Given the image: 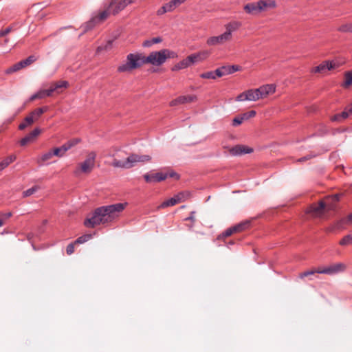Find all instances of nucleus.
Wrapping results in <instances>:
<instances>
[{"label":"nucleus","mask_w":352,"mask_h":352,"mask_svg":"<svg viewBox=\"0 0 352 352\" xmlns=\"http://www.w3.org/2000/svg\"><path fill=\"white\" fill-rule=\"evenodd\" d=\"M126 204V203H118L98 208L91 217L85 219L84 224L87 228H94L101 223L111 222L118 217L119 214L124 210Z\"/></svg>","instance_id":"1"},{"label":"nucleus","mask_w":352,"mask_h":352,"mask_svg":"<svg viewBox=\"0 0 352 352\" xmlns=\"http://www.w3.org/2000/svg\"><path fill=\"white\" fill-rule=\"evenodd\" d=\"M241 26V23L237 21H232L224 25L226 31L220 35L209 37L206 41L208 46L222 45L229 43L232 39V34L237 31Z\"/></svg>","instance_id":"2"},{"label":"nucleus","mask_w":352,"mask_h":352,"mask_svg":"<svg viewBox=\"0 0 352 352\" xmlns=\"http://www.w3.org/2000/svg\"><path fill=\"white\" fill-rule=\"evenodd\" d=\"M151 160V157L148 155H137L131 154L125 160L114 159L112 162V166L125 169L133 167L138 162H148Z\"/></svg>","instance_id":"3"},{"label":"nucleus","mask_w":352,"mask_h":352,"mask_svg":"<svg viewBox=\"0 0 352 352\" xmlns=\"http://www.w3.org/2000/svg\"><path fill=\"white\" fill-rule=\"evenodd\" d=\"M145 64L144 56L142 54H129L125 63L120 65L118 71L120 72H131Z\"/></svg>","instance_id":"4"},{"label":"nucleus","mask_w":352,"mask_h":352,"mask_svg":"<svg viewBox=\"0 0 352 352\" xmlns=\"http://www.w3.org/2000/svg\"><path fill=\"white\" fill-rule=\"evenodd\" d=\"M176 54L167 49L162 50L158 52H151L148 56H144L145 64L150 63L153 65L159 66L162 65L166 59L176 57Z\"/></svg>","instance_id":"5"},{"label":"nucleus","mask_w":352,"mask_h":352,"mask_svg":"<svg viewBox=\"0 0 352 352\" xmlns=\"http://www.w3.org/2000/svg\"><path fill=\"white\" fill-rule=\"evenodd\" d=\"M96 153L94 151L89 153L85 161L79 163L74 170V174L79 175L80 174H89L95 166Z\"/></svg>","instance_id":"6"},{"label":"nucleus","mask_w":352,"mask_h":352,"mask_svg":"<svg viewBox=\"0 0 352 352\" xmlns=\"http://www.w3.org/2000/svg\"><path fill=\"white\" fill-rule=\"evenodd\" d=\"M168 177H173L177 179H179V175L173 170H168L166 172H160L157 173L152 174H145L144 175V178L145 181L148 183L155 182H162L165 180Z\"/></svg>","instance_id":"7"},{"label":"nucleus","mask_w":352,"mask_h":352,"mask_svg":"<svg viewBox=\"0 0 352 352\" xmlns=\"http://www.w3.org/2000/svg\"><path fill=\"white\" fill-rule=\"evenodd\" d=\"M326 212V206L324 201H320L318 204H313L307 210V214L316 218H322Z\"/></svg>","instance_id":"8"},{"label":"nucleus","mask_w":352,"mask_h":352,"mask_svg":"<svg viewBox=\"0 0 352 352\" xmlns=\"http://www.w3.org/2000/svg\"><path fill=\"white\" fill-rule=\"evenodd\" d=\"M111 13H112V11L109 10L108 7L105 10L99 13L98 16L93 17L91 20L85 25V31L91 29L96 23L104 21Z\"/></svg>","instance_id":"9"},{"label":"nucleus","mask_w":352,"mask_h":352,"mask_svg":"<svg viewBox=\"0 0 352 352\" xmlns=\"http://www.w3.org/2000/svg\"><path fill=\"white\" fill-rule=\"evenodd\" d=\"M260 99L257 89H251L248 91H243L236 98V101L243 102L245 100L248 101H256Z\"/></svg>","instance_id":"10"},{"label":"nucleus","mask_w":352,"mask_h":352,"mask_svg":"<svg viewBox=\"0 0 352 352\" xmlns=\"http://www.w3.org/2000/svg\"><path fill=\"white\" fill-rule=\"evenodd\" d=\"M346 268V266L344 264L338 263L332 264L328 267H323V268H318V274H325L329 275H333L341 272H343Z\"/></svg>","instance_id":"11"},{"label":"nucleus","mask_w":352,"mask_h":352,"mask_svg":"<svg viewBox=\"0 0 352 352\" xmlns=\"http://www.w3.org/2000/svg\"><path fill=\"white\" fill-rule=\"evenodd\" d=\"M230 155L232 156H241L253 152V148L243 144H237L228 148Z\"/></svg>","instance_id":"12"},{"label":"nucleus","mask_w":352,"mask_h":352,"mask_svg":"<svg viewBox=\"0 0 352 352\" xmlns=\"http://www.w3.org/2000/svg\"><path fill=\"white\" fill-rule=\"evenodd\" d=\"M257 91L260 97V99L265 98L267 96L272 94L276 91V87L273 84H267L257 88Z\"/></svg>","instance_id":"13"},{"label":"nucleus","mask_w":352,"mask_h":352,"mask_svg":"<svg viewBox=\"0 0 352 352\" xmlns=\"http://www.w3.org/2000/svg\"><path fill=\"white\" fill-rule=\"evenodd\" d=\"M196 100L197 97L195 95L182 96L172 100L170 102V105L176 106L180 104L192 102H195Z\"/></svg>","instance_id":"14"},{"label":"nucleus","mask_w":352,"mask_h":352,"mask_svg":"<svg viewBox=\"0 0 352 352\" xmlns=\"http://www.w3.org/2000/svg\"><path fill=\"white\" fill-rule=\"evenodd\" d=\"M340 196V195L339 194H336L331 197H326L324 201L326 206V212L336 209V203L339 201Z\"/></svg>","instance_id":"15"},{"label":"nucleus","mask_w":352,"mask_h":352,"mask_svg":"<svg viewBox=\"0 0 352 352\" xmlns=\"http://www.w3.org/2000/svg\"><path fill=\"white\" fill-rule=\"evenodd\" d=\"M41 133V129L38 128L35 129L32 132H30L25 137L22 138L20 141L21 146H25L28 144L32 142L34 140L38 137V135Z\"/></svg>","instance_id":"16"},{"label":"nucleus","mask_w":352,"mask_h":352,"mask_svg":"<svg viewBox=\"0 0 352 352\" xmlns=\"http://www.w3.org/2000/svg\"><path fill=\"white\" fill-rule=\"evenodd\" d=\"M243 9L245 12L250 14H257L261 12L258 1L248 3L244 6Z\"/></svg>","instance_id":"17"},{"label":"nucleus","mask_w":352,"mask_h":352,"mask_svg":"<svg viewBox=\"0 0 352 352\" xmlns=\"http://www.w3.org/2000/svg\"><path fill=\"white\" fill-rule=\"evenodd\" d=\"M124 3H122L121 1L118 0H113L109 6V10L112 11L113 14H118L120 11L124 9Z\"/></svg>","instance_id":"18"},{"label":"nucleus","mask_w":352,"mask_h":352,"mask_svg":"<svg viewBox=\"0 0 352 352\" xmlns=\"http://www.w3.org/2000/svg\"><path fill=\"white\" fill-rule=\"evenodd\" d=\"M261 10L263 12L268 8H275L277 6L276 1L275 0H260L258 1Z\"/></svg>","instance_id":"19"},{"label":"nucleus","mask_w":352,"mask_h":352,"mask_svg":"<svg viewBox=\"0 0 352 352\" xmlns=\"http://www.w3.org/2000/svg\"><path fill=\"white\" fill-rule=\"evenodd\" d=\"M80 141L81 140L80 138L72 139V140H69L68 142H67L66 143H65L63 145H62V150H63V151H65V153H66L68 150H69L72 147L75 146L78 143H80Z\"/></svg>","instance_id":"20"},{"label":"nucleus","mask_w":352,"mask_h":352,"mask_svg":"<svg viewBox=\"0 0 352 352\" xmlns=\"http://www.w3.org/2000/svg\"><path fill=\"white\" fill-rule=\"evenodd\" d=\"M48 109L47 107H44L41 108H38L32 111L30 115L32 116V118L34 119V120L36 122L37 121L39 118L42 116L43 113L47 111Z\"/></svg>","instance_id":"21"},{"label":"nucleus","mask_w":352,"mask_h":352,"mask_svg":"<svg viewBox=\"0 0 352 352\" xmlns=\"http://www.w3.org/2000/svg\"><path fill=\"white\" fill-rule=\"evenodd\" d=\"M250 226V221L245 220L244 221H242L237 225L233 226V230L235 231V232H241L243 230H245L248 229Z\"/></svg>","instance_id":"22"},{"label":"nucleus","mask_w":352,"mask_h":352,"mask_svg":"<svg viewBox=\"0 0 352 352\" xmlns=\"http://www.w3.org/2000/svg\"><path fill=\"white\" fill-rule=\"evenodd\" d=\"M179 203L177 202L175 197L174 196L173 197L162 202L160 206H157V209L161 210L162 208H165L167 207L173 206Z\"/></svg>","instance_id":"23"},{"label":"nucleus","mask_w":352,"mask_h":352,"mask_svg":"<svg viewBox=\"0 0 352 352\" xmlns=\"http://www.w3.org/2000/svg\"><path fill=\"white\" fill-rule=\"evenodd\" d=\"M35 121L32 118V116L29 114L24 119L23 122H21L19 126V129L20 130H24L25 128L30 126L34 124Z\"/></svg>","instance_id":"24"},{"label":"nucleus","mask_w":352,"mask_h":352,"mask_svg":"<svg viewBox=\"0 0 352 352\" xmlns=\"http://www.w3.org/2000/svg\"><path fill=\"white\" fill-rule=\"evenodd\" d=\"M16 160V156L12 155H10V156H8L7 157H6L5 159H3L1 162H0V171H1L2 170H3L5 168H6L7 166H8L12 162H13L14 160Z\"/></svg>","instance_id":"25"},{"label":"nucleus","mask_w":352,"mask_h":352,"mask_svg":"<svg viewBox=\"0 0 352 352\" xmlns=\"http://www.w3.org/2000/svg\"><path fill=\"white\" fill-rule=\"evenodd\" d=\"M175 8L173 6L172 3H170V1L168 3H166L165 5H164L162 7H161L157 11V15H162L168 12H171L173 10H174Z\"/></svg>","instance_id":"26"},{"label":"nucleus","mask_w":352,"mask_h":352,"mask_svg":"<svg viewBox=\"0 0 352 352\" xmlns=\"http://www.w3.org/2000/svg\"><path fill=\"white\" fill-rule=\"evenodd\" d=\"M344 79V82L342 84L343 87L346 88L352 85V70L345 73Z\"/></svg>","instance_id":"27"},{"label":"nucleus","mask_w":352,"mask_h":352,"mask_svg":"<svg viewBox=\"0 0 352 352\" xmlns=\"http://www.w3.org/2000/svg\"><path fill=\"white\" fill-rule=\"evenodd\" d=\"M223 69H224L225 74L227 75L240 70V67L238 65L223 66Z\"/></svg>","instance_id":"28"},{"label":"nucleus","mask_w":352,"mask_h":352,"mask_svg":"<svg viewBox=\"0 0 352 352\" xmlns=\"http://www.w3.org/2000/svg\"><path fill=\"white\" fill-rule=\"evenodd\" d=\"M36 60V58L34 56H30L28 58H27L25 60H21L19 62L22 68H24L30 65H31L32 63H34Z\"/></svg>","instance_id":"29"},{"label":"nucleus","mask_w":352,"mask_h":352,"mask_svg":"<svg viewBox=\"0 0 352 352\" xmlns=\"http://www.w3.org/2000/svg\"><path fill=\"white\" fill-rule=\"evenodd\" d=\"M39 189H40V187L38 186H34L32 187L31 188H29L27 190L24 191L23 192V197H29V196L33 195L34 193H35L36 192H37Z\"/></svg>","instance_id":"30"},{"label":"nucleus","mask_w":352,"mask_h":352,"mask_svg":"<svg viewBox=\"0 0 352 352\" xmlns=\"http://www.w3.org/2000/svg\"><path fill=\"white\" fill-rule=\"evenodd\" d=\"M338 30L341 32H352V23L340 25Z\"/></svg>","instance_id":"31"},{"label":"nucleus","mask_w":352,"mask_h":352,"mask_svg":"<svg viewBox=\"0 0 352 352\" xmlns=\"http://www.w3.org/2000/svg\"><path fill=\"white\" fill-rule=\"evenodd\" d=\"M189 194L188 192H179L177 195H176L175 197L178 203H181L184 201L188 197Z\"/></svg>","instance_id":"32"},{"label":"nucleus","mask_w":352,"mask_h":352,"mask_svg":"<svg viewBox=\"0 0 352 352\" xmlns=\"http://www.w3.org/2000/svg\"><path fill=\"white\" fill-rule=\"evenodd\" d=\"M21 64L19 63H16L13 66L10 67V68L7 69L6 71V73L8 74H12L13 72H17L22 69V67L21 66Z\"/></svg>","instance_id":"33"},{"label":"nucleus","mask_w":352,"mask_h":352,"mask_svg":"<svg viewBox=\"0 0 352 352\" xmlns=\"http://www.w3.org/2000/svg\"><path fill=\"white\" fill-rule=\"evenodd\" d=\"M352 243V234H349L345 236L340 241V244L341 245H347Z\"/></svg>","instance_id":"34"},{"label":"nucleus","mask_w":352,"mask_h":352,"mask_svg":"<svg viewBox=\"0 0 352 352\" xmlns=\"http://www.w3.org/2000/svg\"><path fill=\"white\" fill-rule=\"evenodd\" d=\"M327 63L329 66V70L338 68L340 66L342 65V63H340L338 60L327 61Z\"/></svg>","instance_id":"35"},{"label":"nucleus","mask_w":352,"mask_h":352,"mask_svg":"<svg viewBox=\"0 0 352 352\" xmlns=\"http://www.w3.org/2000/svg\"><path fill=\"white\" fill-rule=\"evenodd\" d=\"M91 239V234H85V235L78 237L76 240L75 243H78V244L83 243L89 241Z\"/></svg>","instance_id":"36"},{"label":"nucleus","mask_w":352,"mask_h":352,"mask_svg":"<svg viewBox=\"0 0 352 352\" xmlns=\"http://www.w3.org/2000/svg\"><path fill=\"white\" fill-rule=\"evenodd\" d=\"M39 98H44L45 97L51 96H52V90L49 89H43L38 91Z\"/></svg>","instance_id":"37"},{"label":"nucleus","mask_w":352,"mask_h":352,"mask_svg":"<svg viewBox=\"0 0 352 352\" xmlns=\"http://www.w3.org/2000/svg\"><path fill=\"white\" fill-rule=\"evenodd\" d=\"M318 268L317 270H308V271H306V272H304L302 273H300L299 275H298V277L301 279L304 278L305 277H307L309 275H313L315 273H318Z\"/></svg>","instance_id":"38"},{"label":"nucleus","mask_w":352,"mask_h":352,"mask_svg":"<svg viewBox=\"0 0 352 352\" xmlns=\"http://www.w3.org/2000/svg\"><path fill=\"white\" fill-rule=\"evenodd\" d=\"M256 111L254 110L243 113L241 116L244 120H247L251 118H254L256 116Z\"/></svg>","instance_id":"39"},{"label":"nucleus","mask_w":352,"mask_h":352,"mask_svg":"<svg viewBox=\"0 0 352 352\" xmlns=\"http://www.w3.org/2000/svg\"><path fill=\"white\" fill-rule=\"evenodd\" d=\"M201 77L202 78H207V79H215L216 76L214 75V72H208L206 73H203L201 74Z\"/></svg>","instance_id":"40"},{"label":"nucleus","mask_w":352,"mask_h":352,"mask_svg":"<svg viewBox=\"0 0 352 352\" xmlns=\"http://www.w3.org/2000/svg\"><path fill=\"white\" fill-rule=\"evenodd\" d=\"M65 151L62 150V146L60 147L55 148L53 150L54 155L58 156L59 157H63L65 155Z\"/></svg>","instance_id":"41"},{"label":"nucleus","mask_w":352,"mask_h":352,"mask_svg":"<svg viewBox=\"0 0 352 352\" xmlns=\"http://www.w3.org/2000/svg\"><path fill=\"white\" fill-rule=\"evenodd\" d=\"M244 121L242 116H239L237 117H235L232 120V125L234 126H236L238 125H240Z\"/></svg>","instance_id":"42"},{"label":"nucleus","mask_w":352,"mask_h":352,"mask_svg":"<svg viewBox=\"0 0 352 352\" xmlns=\"http://www.w3.org/2000/svg\"><path fill=\"white\" fill-rule=\"evenodd\" d=\"M208 52L206 51H203L195 54L196 56H198L197 58L199 59V61H201L206 59L208 56Z\"/></svg>","instance_id":"43"},{"label":"nucleus","mask_w":352,"mask_h":352,"mask_svg":"<svg viewBox=\"0 0 352 352\" xmlns=\"http://www.w3.org/2000/svg\"><path fill=\"white\" fill-rule=\"evenodd\" d=\"M53 155H54L53 151H49V152L43 154L41 157V160L42 162H45V161L49 160H50L52 157Z\"/></svg>","instance_id":"44"},{"label":"nucleus","mask_w":352,"mask_h":352,"mask_svg":"<svg viewBox=\"0 0 352 352\" xmlns=\"http://www.w3.org/2000/svg\"><path fill=\"white\" fill-rule=\"evenodd\" d=\"M55 84L57 90H58L60 88H66L68 86V82L65 80L56 82H55Z\"/></svg>","instance_id":"45"},{"label":"nucleus","mask_w":352,"mask_h":352,"mask_svg":"<svg viewBox=\"0 0 352 352\" xmlns=\"http://www.w3.org/2000/svg\"><path fill=\"white\" fill-rule=\"evenodd\" d=\"M188 60V57L186 59H184L183 60L179 62L180 67H182V69L186 68L191 65L190 61Z\"/></svg>","instance_id":"46"},{"label":"nucleus","mask_w":352,"mask_h":352,"mask_svg":"<svg viewBox=\"0 0 352 352\" xmlns=\"http://www.w3.org/2000/svg\"><path fill=\"white\" fill-rule=\"evenodd\" d=\"M318 67L320 68V73H322V72H326L327 70H329V66H328L327 61L323 62L322 63L319 65Z\"/></svg>","instance_id":"47"},{"label":"nucleus","mask_w":352,"mask_h":352,"mask_svg":"<svg viewBox=\"0 0 352 352\" xmlns=\"http://www.w3.org/2000/svg\"><path fill=\"white\" fill-rule=\"evenodd\" d=\"M214 75L216 76V78L221 77V76L226 75L224 69H223V67L217 69L215 71H214Z\"/></svg>","instance_id":"48"},{"label":"nucleus","mask_w":352,"mask_h":352,"mask_svg":"<svg viewBox=\"0 0 352 352\" xmlns=\"http://www.w3.org/2000/svg\"><path fill=\"white\" fill-rule=\"evenodd\" d=\"M340 118H341V120H344V119L347 118H348V116H349V115H351V113H350V112H349V107H346V108L345 109V110H344L343 112H342V113H340Z\"/></svg>","instance_id":"49"},{"label":"nucleus","mask_w":352,"mask_h":352,"mask_svg":"<svg viewBox=\"0 0 352 352\" xmlns=\"http://www.w3.org/2000/svg\"><path fill=\"white\" fill-rule=\"evenodd\" d=\"M198 56H196L195 54H191L188 56V60H190V63L191 65L194 64L196 62H199V59L197 58Z\"/></svg>","instance_id":"50"},{"label":"nucleus","mask_w":352,"mask_h":352,"mask_svg":"<svg viewBox=\"0 0 352 352\" xmlns=\"http://www.w3.org/2000/svg\"><path fill=\"white\" fill-rule=\"evenodd\" d=\"M233 233H236L235 231L233 230V227L232 228H230L228 229H227L223 233V236H225V237H228V236H230V235H232Z\"/></svg>","instance_id":"51"},{"label":"nucleus","mask_w":352,"mask_h":352,"mask_svg":"<svg viewBox=\"0 0 352 352\" xmlns=\"http://www.w3.org/2000/svg\"><path fill=\"white\" fill-rule=\"evenodd\" d=\"M66 252L67 254H72L74 252V245L73 243L69 244L67 246Z\"/></svg>","instance_id":"52"},{"label":"nucleus","mask_w":352,"mask_h":352,"mask_svg":"<svg viewBox=\"0 0 352 352\" xmlns=\"http://www.w3.org/2000/svg\"><path fill=\"white\" fill-rule=\"evenodd\" d=\"M12 31L11 28H7L5 30L0 31V37L5 36Z\"/></svg>","instance_id":"53"},{"label":"nucleus","mask_w":352,"mask_h":352,"mask_svg":"<svg viewBox=\"0 0 352 352\" xmlns=\"http://www.w3.org/2000/svg\"><path fill=\"white\" fill-rule=\"evenodd\" d=\"M185 0H172L170 1V3H172L173 6L175 9L177 6L181 5Z\"/></svg>","instance_id":"54"},{"label":"nucleus","mask_w":352,"mask_h":352,"mask_svg":"<svg viewBox=\"0 0 352 352\" xmlns=\"http://www.w3.org/2000/svg\"><path fill=\"white\" fill-rule=\"evenodd\" d=\"M12 215V212H8V213H1L0 214V217L3 219L4 221L5 219H7L10 218Z\"/></svg>","instance_id":"55"},{"label":"nucleus","mask_w":352,"mask_h":352,"mask_svg":"<svg viewBox=\"0 0 352 352\" xmlns=\"http://www.w3.org/2000/svg\"><path fill=\"white\" fill-rule=\"evenodd\" d=\"M331 120L334 122H340L342 120L340 118V114H336L331 117Z\"/></svg>","instance_id":"56"},{"label":"nucleus","mask_w":352,"mask_h":352,"mask_svg":"<svg viewBox=\"0 0 352 352\" xmlns=\"http://www.w3.org/2000/svg\"><path fill=\"white\" fill-rule=\"evenodd\" d=\"M152 44H156L162 42V38L160 37H155L151 39Z\"/></svg>","instance_id":"57"},{"label":"nucleus","mask_w":352,"mask_h":352,"mask_svg":"<svg viewBox=\"0 0 352 352\" xmlns=\"http://www.w3.org/2000/svg\"><path fill=\"white\" fill-rule=\"evenodd\" d=\"M152 42H151V40H146L145 41H144V43H142V45L144 47H151L152 45Z\"/></svg>","instance_id":"58"},{"label":"nucleus","mask_w":352,"mask_h":352,"mask_svg":"<svg viewBox=\"0 0 352 352\" xmlns=\"http://www.w3.org/2000/svg\"><path fill=\"white\" fill-rule=\"evenodd\" d=\"M36 99H40L39 98V96H38V92L34 95H32L30 98V101H34V100H36Z\"/></svg>","instance_id":"59"},{"label":"nucleus","mask_w":352,"mask_h":352,"mask_svg":"<svg viewBox=\"0 0 352 352\" xmlns=\"http://www.w3.org/2000/svg\"><path fill=\"white\" fill-rule=\"evenodd\" d=\"M49 90H52V94L54 91H58L56 87V84L55 82L52 83L50 86V88L48 89Z\"/></svg>","instance_id":"60"},{"label":"nucleus","mask_w":352,"mask_h":352,"mask_svg":"<svg viewBox=\"0 0 352 352\" xmlns=\"http://www.w3.org/2000/svg\"><path fill=\"white\" fill-rule=\"evenodd\" d=\"M310 158H311V156L307 155V156H305V157L298 159V161L300 162H305V161L309 160Z\"/></svg>","instance_id":"61"},{"label":"nucleus","mask_w":352,"mask_h":352,"mask_svg":"<svg viewBox=\"0 0 352 352\" xmlns=\"http://www.w3.org/2000/svg\"><path fill=\"white\" fill-rule=\"evenodd\" d=\"M122 3H124V7L133 3L132 0H120Z\"/></svg>","instance_id":"62"},{"label":"nucleus","mask_w":352,"mask_h":352,"mask_svg":"<svg viewBox=\"0 0 352 352\" xmlns=\"http://www.w3.org/2000/svg\"><path fill=\"white\" fill-rule=\"evenodd\" d=\"M182 67H180V64L179 63H178L177 65H175L173 67V71H177V70H179V69H182Z\"/></svg>","instance_id":"63"},{"label":"nucleus","mask_w":352,"mask_h":352,"mask_svg":"<svg viewBox=\"0 0 352 352\" xmlns=\"http://www.w3.org/2000/svg\"><path fill=\"white\" fill-rule=\"evenodd\" d=\"M311 72L312 73H320L319 67L316 66V67H314L311 69Z\"/></svg>","instance_id":"64"}]
</instances>
